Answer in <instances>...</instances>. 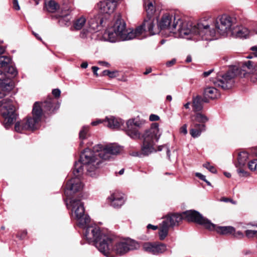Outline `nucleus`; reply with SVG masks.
<instances>
[{
    "mask_svg": "<svg viewBox=\"0 0 257 257\" xmlns=\"http://www.w3.org/2000/svg\"><path fill=\"white\" fill-rule=\"evenodd\" d=\"M233 19L230 16L223 15L218 20H217L215 24L217 32L221 35H225L232 31Z\"/></svg>",
    "mask_w": 257,
    "mask_h": 257,
    "instance_id": "obj_12",
    "label": "nucleus"
},
{
    "mask_svg": "<svg viewBox=\"0 0 257 257\" xmlns=\"http://www.w3.org/2000/svg\"><path fill=\"white\" fill-rule=\"evenodd\" d=\"M183 219L189 222H193L204 226L207 229H212L214 227V224L210 220L204 217L198 212L190 210L183 212L182 213Z\"/></svg>",
    "mask_w": 257,
    "mask_h": 257,
    "instance_id": "obj_10",
    "label": "nucleus"
},
{
    "mask_svg": "<svg viewBox=\"0 0 257 257\" xmlns=\"http://www.w3.org/2000/svg\"><path fill=\"white\" fill-rule=\"evenodd\" d=\"M86 19L83 16L80 17L73 22V28L76 30H81L86 24Z\"/></svg>",
    "mask_w": 257,
    "mask_h": 257,
    "instance_id": "obj_32",
    "label": "nucleus"
},
{
    "mask_svg": "<svg viewBox=\"0 0 257 257\" xmlns=\"http://www.w3.org/2000/svg\"><path fill=\"white\" fill-rule=\"evenodd\" d=\"M102 122H103V121L101 120V119H98L96 121H92L91 122V124L92 125L95 126V125H97L99 123H102ZM103 122H104V120H103Z\"/></svg>",
    "mask_w": 257,
    "mask_h": 257,
    "instance_id": "obj_54",
    "label": "nucleus"
},
{
    "mask_svg": "<svg viewBox=\"0 0 257 257\" xmlns=\"http://www.w3.org/2000/svg\"><path fill=\"white\" fill-rule=\"evenodd\" d=\"M221 201L225 202H230L233 204H235L236 203V202L235 201H233V200L229 199L228 198H225V197L222 198L221 199Z\"/></svg>",
    "mask_w": 257,
    "mask_h": 257,
    "instance_id": "obj_46",
    "label": "nucleus"
},
{
    "mask_svg": "<svg viewBox=\"0 0 257 257\" xmlns=\"http://www.w3.org/2000/svg\"><path fill=\"white\" fill-rule=\"evenodd\" d=\"M143 248L145 251L157 255L164 252L167 250V246L164 243L145 242Z\"/></svg>",
    "mask_w": 257,
    "mask_h": 257,
    "instance_id": "obj_15",
    "label": "nucleus"
},
{
    "mask_svg": "<svg viewBox=\"0 0 257 257\" xmlns=\"http://www.w3.org/2000/svg\"><path fill=\"white\" fill-rule=\"evenodd\" d=\"M101 21V20L98 21L97 18L90 19L88 22L89 31L91 32L97 31L99 24Z\"/></svg>",
    "mask_w": 257,
    "mask_h": 257,
    "instance_id": "obj_31",
    "label": "nucleus"
},
{
    "mask_svg": "<svg viewBox=\"0 0 257 257\" xmlns=\"http://www.w3.org/2000/svg\"><path fill=\"white\" fill-rule=\"evenodd\" d=\"M0 114L5 119V127L8 128L16 119L15 107L11 99L6 98L0 101Z\"/></svg>",
    "mask_w": 257,
    "mask_h": 257,
    "instance_id": "obj_9",
    "label": "nucleus"
},
{
    "mask_svg": "<svg viewBox=\"0 0 257 257\" xmlns=\"http://www.w3.org/2000/svg\"><path fill=\"white\" fill-rule=\"evenodd\" d=\"M256 234H257V230H246L245 231V235L248 238L252 237L254 236H256Z\"/></svg>",
    "mask_w": 257,
    "mask_h": 257,
    "instance_id": "obj_39",
    "label": "nucleus"
},
{
    "mask_svg": "<svg viewBox=\"0 0 257 257\" xmlns=\"http://www.w3.org/2000/svg\"><path fill=\"white\" fill-rule=\"evenodd\" d=\"M42 110L39 102H36L33 106L32 117H28L21 122H17L15 124V129L17 132H22L24 130L37 129L39 122L41 119Z\"/></svg>",
    "mask_w": 257,
    "mask_h": 257,
    "instance_id": "obj_5",
    "label": "nucleus"
},
{
    "mask_svg": "<svg viewBox=\"0 0 257 257\" xmlns=\"http://www.w3.org/2000/svg\"><path fill=\"white\" fill-rule=\"evenodd\" d=\"M203 99L201 96L197 95L193 96L192 98V106L194 111H199L203 108Z\"/></svg>",
    "mask_w": 257,
    "mask_h": 257,
    "instance_id": "obj_26",
    "label": "nucleus"
},
{
    "mask_svg": "<svg viewBox=\"0 0 257 257\" xmlns=\"http://www.w3.org/2000/svg\"><path fill=\"white\" fill-rule=\"evenodd\" d=\"M183 219L182 214H174L168 216L165 220L168 222L169 226H174L178 225L179 223Z\"/></svg>",
    "mask_w": 257,
    "mask_h": 257,
    "instance_id": "obj_22",
    "label": "nucleus"
},
{
    "mask_svg": "<svg viewBox=\"0 0 257 257\" xmlns=\"http://www.w3.org/2000/svg\"><path fill=\"white\" fill-rule=\"evenodd\" d=\"M237 173L239 174V176L241 177H247L249 175V173L241 169L237 170Z\"/></svg>",
    "mask_w": 257,
    "mask_h": 257,
    "instance_id": "obj_42",
    "label": "nucleus"
},
{
    "mask_svg": "<svg viewBox=\"0 0 257 257\" xmlns=\"http://www.w3.org/2000/svg\"><path fill=\"white\" fill-rule=\"evenodd\" d=\"M90 221L86 227L83 228L85 229L84 233L85 237L89 243L93 242L100 251L98 245L100 243L103 247L106 241L105 238H108L109 235L102 233L99 227L95 224L90 225Z\"/></svg>",
    "mask_w": 257,
    "mask_h": 257,
    "instance_id": "obj_6",
    "label": "nucleus"
},
{
    "mask_svg": "<svg viewBox=\"0 0 257 257\" xmlns=\"http://www.w3.org/2000/svg\"><path fill=\"white\" fill-rule=\"evenodd\" d=\"M176 62V60L175 59H173L171 61H168L166 62V66L167 67H171L174 65Z\"/></svg>",
    "mask_w": 257,
    "mask_h": 257,
    "instance_id": "obj_47",
    "label": "nucleus"
},
{
    "mask_svg": "<svg viewBox=\"0 0 257 257\" xmlns=\"http://www.w3.org/2000/svg\"><path fill=\"white\" fill-rule=\"evenodd\" d=\"M13 6H14V8L15 10H19L20 9V7L19 5L18 0H13Z\"/></svg>",
    "mask_w": 257,
    "mask_h": 257,
    "instance_id": "obj_48",
    "label": "nucleus"
},
{
    "mask_svg": "<svg viewBox=\"0 0 257 257\" xmlns=\"http://www.w3.org/2000/svg\"><path fill=\"white\" fill-rule=\"evenodd\" d=\"M101 13L110 14L116 7V2L113 0H102L97 4Z\"/></svg>",
    "mask_w": 257,
    "mask_h": 257,
    "instance_id": "obj_16",
    "label": "nucleus"
},
{
    "mask_svg": "<svg viewBox=\"0 0 257 257\" xmlns=\"http://www.w3.org/2000/svg\"><path fill=\"white\" fill-rule=\"evenodd\" d=\"M88 126H83L79 133V138L80 140H84L86 138L88 132Z\"/></svg>",
    "mask_w": 257,
    "mask_h": 257,
    "instance_id": "obj_36",
    "label": "nucleus"
},
{
    "mask_svg": "<svg viewBox=\"0 0 257 257\" xmlns=\"http://www.w3.org/2000/svg\"><path fill=\"white\" fill-rule=\"evenodd\" d=\"M147 228L148 229H152L154 230H155L156 229H158V226H156V225H152V224H149L147 226Z\"/></svg>",
    "mask_w": 257,
    "mask_h": 257,
    "instance_id": "obj_51",
    "label": "nucleus"
},
{
    "mask_svg": "<svg viewBox=\"0 0 257 257\" xmlns=\"http://www.w3.org/2000/svg\"><path fill=\"white\" fill-rule=\"evenodd\" d=\"M251 50L253 51V54L254 56L257 57V46L252 47Z\"/></svg>",
    "mask_w": 257,
    "mask_h": 257,
    "instance_id": "obj_55",
    "label": "nucleus"
},
{
    "mask_svg": "<svg viewBox=\"0 0 257 257\" xmlns=\"http://www.w3.org/2000/svg\"><path fill=\"white\" fill-rule=\"evenodd\" d=\"M208 120V117L201 113H197L191 117L192 123L199 122L200 124H204Z\"/></svg>",
    "mask_w": 257,
    "mask_h": 257,
    "instance_id": "obj_29",
    "label": "nucleus"
},
{
    "mask_svg": "<svg viewBox=\"0 0 257 257\" xmlns=\"http://www.w3.org/2000/svg\"><path fill=\"white\" fill-rule=\"evenodd\" d=\"M142 121L140 120L129 119L126 122V127L125 129L126 134L134 140L141 139V134L138 128L142 126Z\"/></svg>",
    "mask_w": 257,
    "mask_h": 257,
    "instance_id": "obj_13",
    "label": "nucleus"
},
{
    "mask_svg": "<svg viewBox=\"0 0 257 257\" xmlns=\"http://www.w3.org/2000/svg\"><path fill=\"white\" fill-rule=\"evenodd\" d=\"M5 51V48L3 47L0 46V68H3L4 70L9 65L11 61L10 58L2 55Z\"/></svg>",
    "mask_w": 257,
    "mask_h": 257,
    "instance_id": "obj_27",
    "label": "nucleus"
},
{
    "mask_svg": "<svg viewBox=\"0 0 257 257\" xmlns=\"http://www.w3.org/2000/svg\"><path fill=\"white\" fill-rule=\"evenodd\" d=\"M242 67L243 69L247 68L250 73H253L257 70V65L251 61H247L243 63Z\"/></svg>",
    "mask_w": 257,
    "mask_h": 257,
    "instance_id": "obj_35",
    "label": "nucleus"
},
{
    "mask_svg": "<svg viewBox=\"0 0 257 257\" xmlns=\"http://www.w3.org/2000/svg\"><path fill=\"white\" fill-rule=\"evenodd\" d=\"M70 12H69V10L67 12H65L64 14H63L61 16V18L59 20V22L60 23H62L63 21L66 20V22H68L69 21V19L67 18V17L69 15Z\"/></svg>",
    "mask_w": 257,
    "mask_h": 257,
    "instance_id": "obj_41",
    "label": "nucleus"
},
{
    "mask_svg": "<svg viewBox=\"0 0 257 257\" xmlns=\"http://www.w3.org/2000/svg\"><path fill=\"white\" fill-rule=\"evenodd\" d=\"M155 0H144V7L146 10L148 16V19H146V20H148L150 19H153L154 21V26H155V24L158 23V21L157 20L151 17L155 12Z\"/></svg>",
    "mask_w": 257,
    "mask_h": 257,
    "instance_id": "obj_18",
    "label": "nucleus"
},
{
    "mask_svg": "<svg viewBox=\"0 0 257 257\" xmlns=\"http://www.w3.org/2000/svg\"><path fill=\"white\" fill-rule=\"evenodd\" d=\"M191 128L190 133L193 138H197L200 136L201 133L205 130L204 124H199L194 122L191 125Z\"/></svg>",
    "mask_w": 257,
    "mask_h": 257,
    "instance_id": "obj_20",
    "label": "nucleus"
},
{
    "mask_svg": "<svg viewBox=\"0 0 257 257\" xmlns=\"http://www.w3.org/2000/svg\"><path fill=\"white\" fill-rule=\"evenodd\" d=\"M154 144L150 143H145L143 142V144L142 147V153L144 155H148L150 153L153 152L154 150Z\"/></svg>",
    "mask_w": 257,
    "mask_h": 257,
    "instance_id": "obj_33",
    "label": "nucleus"
},
{
    "mask_svg": "<svg viewBox=\"0 0 257 257\" xmlns=\"http://www.w3.org/2000/svg\"><path fill=\"white\" fill-rule=\"evenodd\" d=\"M154 22V21L151 19L145 20L142 25L133 30L126 29L124 21L118 19L112 28L118 35L121 41L130 40L137 37L142 39L148 36L155 35L158 32L157 29H153Z\"/></svg>",
    "mask_w": 257,
    "mask_h": 257,
    "instance_id": "obj_3",
    "label": "nucleus"
},
{
    "mask_svg": "<svg viewBox=\"0 0 257 257\" xmlns=\"http://www.w3.org/2000/svg\"><path fill=\"white\" fill-rule=\"evenodd\" d=\"M72 214L77 221V225L80 228L86 227L90 221L89 216L85 213L83 203L79 199H72L70 201Z\"/></svg>",
    "mask_w": 257,
    "mask_h": 257,
    "instance_id": "obj_8",
    "label": "nucleus"
},
{
    "mask_svg": "<svg viewBox=\"0 0 257 257\" xmlns=\"http://www.w3.org/2000/svg\"><path fill=\"white\" fill-rule=\"evenodd\" d=\"M203 167L206 168L210 172L213 173H216L217 172V171L215 167L213 166L210 165V164L209 163H206L203 164Z\"/></svg>",
    "mask_w": 257,
    "mask_h": 257,
    "instance_id": "obj_38",
    "label": "nucleus"
},
{
    "mask_svg": "<svg viewBox=\"0 0 257 257\" xmlns=\"http://www.w3.org/2000/svg\"><path fill=\"white\" fill-rule=\"evenodd\" d=\"M248 166L249 169L251 171L257 170V159H254L248 163Z\"/></svg>",
    "mask_w": 257,
    "mask_h": 257,
    "instance_id": "obj_37",
    "label": "nucleus"
},
{
    "mask_svg": "<svg viewBox=\"0 0 257 257\" xmlns=\"http://www.w3.org/2000/svg\"><path fill=\"white\" fill-rule=\"evenodd\" d=\"M46 7L48 11L53 13L59 8V6L54 1L50 0L46 3Z\"/></svg>",
    "mask_w": 257,
    "mask_h": 257,
    "instance_id": "obj_34",
    "label": "nucleus"
},
{
    "mask_svg": "<svg viewBox=\"0 0 257 257\" xmlns=\"http://www.w3.org/2000/svg\"><path fill=\"white\" fill-rule=\"evenodd\" d=\"M224 175L227 178H230L231 177L230 173L228 172H224Z\"/></svg>",
    "mask_w": 257,
    "mask_h": 257,
    "instance_id": "obj_64",
    "label": "nucleus"
},
{
    "mask_svg": "<svg viewBox=\"0 0 257 257\" xmlns=\"http://www.w3.org/2000/svg\"><path fill=\"white\" fill-rule=\"evenodd\" d=\"M92 70L94 73V74L96 75V76H98V74H97V70H98V67H96V66H93L92 67Z\"/></svg>",
    "mask_w": 257,
    "mask_h": 257,
    "instance_id": "obj_56",
    "label": "nucleus"
},
{
    "mask_svg": "<svg viewBox=\"0 0 257 257\" xmlns=\"http://www.w3.org/2000/svg\"><path fill=\"white\" fill-rule=\"evenodd\" d=\"M105 125L111 129H117L123 124V121L119 118L111 116L106 117L104 120Z\"/></svg>",
    "mask_w": 257,
    "mask_h": 257,
    "instance_id": "obj_19",
    "label": "nucleus"
},
{
    "mask_svg": "<svg viewBox=\"0 0 257 257\" xmlns=\"http://www.w3.org/2000/svg\"><path fill=\"white\" fill-rule=\"evenodd\" d=\"M232 34H236L237 37L239 38H246L247 36L250 35H252L253 33L248 30V29L245 27H239L236 30H233L232 31Z\"/></svg>",
    "mask_w": 257,
    "mask_h": 257,
    "instance_id": "obj_28",
    "label": "nucleus"
},
{
    "mask_svg": "<svg viewBox=\"0 0 257 257\" xmlns=\"http://www.w3.org/2000/svg\"><path fill=\"white\" fill-rule=\"evenodd\" d=\"M214 227L212 229H208L210 230H215L218 233L221 234H232L234 232L235 229L234 227L228 226H217L214 224Z\"/></svg>",
    "mask_w": 257,
    "mask_h": 257,
    "instance_id": "obj_23",
    "label": "nucleus"
},
{
    "mask_svg": "<svg viewBox=\"0 0 257 257\" xmlns=\"http://www.w3.org/2000/svg\"><path fill=\"white\" fill-rule=\"evenodd\" d=\"M190 105V102H188L187 103H185L184 105V106L185 107V108L186 109H188V108H189Z\"/></svg>",
    "mask_w": 257,
    "mask_h": 257,
    "instance_id": "obj_63",
    "label": "nucleus"
},
{
    "mask_svg": "<svg viewBox=\"0 0 257 257\" xmlns=\"http://www.w3.org/2000/svg\"><path fill=\"white\" fill-rule=\"evenodd\" d=\"M213 71V69H210L207 71H205L203 73V76L204 77H208Z\"/></svg>",
    "mask_w": 257,
    "mask_h": 257,
    "instance_id": "obj_52",
    "label": "nucleus"
},
{
    "mask_svg": "<svg viewBox=\"0 0 257 257\" xmlns=\"http://www.w3.org/2000/svg\"><path fill=\"white\" fill-rule=\"evenodd\" d=\"M104 245L102 246L101 244L98 245L100 252L107 257H114V253L118 255H122L131 250L137 249L140 245L138 242L130 238L115 241L113 238L109 235Z\"/></svg>",
    "mask_w": 257,
    "mask_h": 257,
    "instance_id": "obj_4",
    "label": "nucleus"
},
{
    "mask_svg": "<svg viewBox=\"0 0 257 257\" xmlns=\"http://www.w3.org/2000/svg\"><path fill=\"white\" fill-rule=\"evenodd\" d=\"M116 72H114V71H110L109 70H104L103 71V75H107V76H108L110 78H114L115 77H116Z\"/></svg>",
    "mask_w": 257,
    "mask_h": 257,
    "instance_id": "obj_40",
    "label": "nucleus"
},
{
    "mask_svg": "<svg viewBox=\"0 0 257 257\" xmlns=\"http://www.w3.org/2000/svg\"><path fill=\"white\" fill-rule=\"evenodd\" d=\"M195 176L203 181L205 180L206 179L205 176L202 175L200 173H196Z\"/></svg>",
    "mask_w": 257,
    "mask_h": 257,
    "instance_id": "obj_49",
    "label": "nucleus"
},
{
    "mask_svg": "<svg viewBox=\"0 0 257 257\" xmlns=\"http://www.w3.org/2000/svg\"><path fill=\"white\" fill-rule=\"evenodd\" d=\"M257 80V76H252L251 78V81H252L253 82H256V81Z\"/></svg>",
    "mask_w": 257,
    "mask_h": 257,
    "instance_id": "obj_62",
    "label": "nucleus"
},
{
    "mask_svg": "<svg viewBox=\"0 0 257 257\" xmlns=\"http://www.w3.org/2000/svg\"><path fill=\"white\" fill-rule=\"evenodd\" d=\"M98 63L99 64L104 65L106 67H109V63L105 61H99Z\"/></svg>",
    "mask_w": 257,
    "mask_h": 257,
    "instance_id": "obj_57",
    "label": "nucleus"
},
{
    "mask_svg": "<svg viewBox=\"0 0 257 257\" xmlns=\"http://www.w3.org/2000/svg\"><path fill=\"white\" fill-rule=\"evenodd\" d=\"M181 132L185 135L187 133V125H183L181 128Z\"/></svg>",
    "mask_w": 257,
    "mask_h": 257,
    "instance_id": "obj_50",
    "label": "nucleus"
},
{
    "mask_svg": "<svg viewBox=\"0 0 257 257\" xmlns=\"http://www.w3.org/2000/svg\"><path fill=\"white\" fill-rule=\"evenodd\" d=\"M237 72L238 69L235 71L229 70L224 75L218 76L216 80L213 81L214 86L223 89L231 88L234 82V78L238 75Z\"/></svg>",
    "mask_w": 257,
    "mask_h": 257,
    "instance_id": "obj_11",
    "label": "nucleus"
},
{
    "mask_svg": "<svg viewBox=\"0 0 257 257\" xmlns=\"http://www.w3.org/2000/svg\"><path fill=\"white\" fill-rule=\"evenodd\" d=\"M53 95L56 97H59L61 94V91L59 89H54L52 90Z\"/></svg>",
    "mask_w": 257,
    "mask_h": 257,
    "instance_id": "obj_45",
    "label": "nucleus"
},
{
    "mask_svg": "<svg viewBox=\"0 0 257 257\" xmlns=\"http://www.w3.org/2000/svg\"><path fill=\"white\" fill-rule=\"evenodd\" d=\"M169 227V224L167 220L163 221L160 224L159 235L161 240H164L167 236Z\"/></svg>",
    "mask_w": 257,
    "mask_h": 257,
    "instance_id": "obj_24",
    "label": "nucleus"
},
{
    "mask_svg": "<svg viewBox=\"0 0 257 257\" xmlns=\"http://www.w3.org/2000/svg\"><path fill=\"white\" fill-rule=\"evenodd\" d=\"M141 155V153H140L139 152H134L131 154V155L133 156H140Z\"/></svg>",
    "mask_w": 257,
    "mask_h": 257,
    "instance_id": "obj_60",
    "label": "nucleus"
},
{
    "mask_svg": "<svg viewBox=\"0 0 257 257\" xmlns=\"http://www.w3.org/2000/svg\"><path fill=\"white\" fill-rule=\"evenodd\" d=\"M164 147H166V149H167V155L168 158L169 159H170V151L169 150V149L167 145L159 146L158 148V150L159 151H162L163 148H164Z\"/></svg>",
    "mask_w": 257,
    "mask_h": 257,
    "instance_id": "obj_43",
    "label": "nucleus"
},
{
    "mask_svg": "<svg viewBox=\"0 0 257 257\" xmlns=\"http://www.w3.org/2000/svg\"><path fill=\"white\" fill-rule=\"evenodd\" d=\"M108 200L110 205L115 208L121 206L124 202L123 195L118 192H115L111 194L108 198Z\"/></svg>",
    "mask_w": 257,
    "mask_h": 257,
    "instance_id": "obj_17",
    "label": "nucleus"
},
{
    "mask_svg": "<svg viewBox=\"0 0 257 257\" xmlns=\"http://www.w3.org/2000/svg\"><path fill=\"white\" fill-rule=\"evenodd\" d=\"M4 72L0 70V98L6 95V92L11 91L14 87V83L11 78L17 75L16 69L12 66L9 65L4 70Z\"/></svg>",
    "mask_w": 257,
    "mask_h": 257,
    "instance_id": "obj_7",
    "label": "nucleus"
},
{
    "mask_svg": "<svg viewBox=\"0 0 257 257\" xmlns=\"http://www.w3.org/2000/svg\"><path fill=\"white\" fill-rule=\"evenodd\" d=\"M174 17L171 15H164L159 23L158 27H153V29H157L159 33L160 30H166L169 33L179 34L182 37H187L188 39L194 40H211L209 37H213L215 31L211 30L208 23L203 21L197 24L192 22L182 21L178 19L177 21ZM156 34V33L155 34Z\"/></svg>",
    "mask_w": 257,
    "mask_h": 257,
    "instance_id": "obj_2",
    "label": "nucleus"
},
{
    "mask_svg": "<svg viewBox=\"0 0 257 257\" xmlns=\"http://www.w3.org/2000/svg\"><path fill=\"white\" fill-rule=\"evenodd\" d=\"M53 104H54V100L52 98H49L46 101L42 103V105L44 108L46 109V110L54 111L55 110H56L59 107V104H58V106H55L53 108Z\"/></svg>",
    "mask_w": 257,
    "mask_h": 257,
    "instance_id": "obj_30",
    "label": "nucleus"
},
{
    "mask_svg": "<svg viewBox=\"0 0 257 257\" xmlns=\"http://www.w3.org/2000/svg\"><path fill=\"white\" fill-rule=\"evenodd\" d=\"M151 72H152V69L151 68H148V69H147L146 70V71L145 72H144V74L145 75H147V74L151 73Z\"/></svg>",
    "mask_w": 257,
    "mask_h": 257,
    "instance_id": "obj_61",
    "label": "nucleus"
},
{
    "mask_svg": "<svg viewBox=\"0 0 257 257\" xmlns=\"http://www.w3.org/2000/svg\"><path fill=\"white\" fill-rule=\"evenodd\" d=\"M204 96L206 98L215 99L220 95L217 89L213 87H209L205 89L204 91Z\"/></svg>",
    "mask_w": 257,
    "mask_h": 257,
    "instance_id": "obj_25",
    "label": "nucleus"
},
{
    "mask_svg": "<svg viewBox=\"0 0 257 257\" xmlns=\"http://www.w3.org/2000/svg\"><path fill=\"white\" fill-rule=\"evenodd\" d=\"M160 137L159 125L157 123H153L151 127L146 130L142 136L143 142L152 144H154L155 141L157 142Z\"/></svg>",
    "mask_w": 257,
    "mask_h": 257,
    "instance_id": "obj_14",
    "label": "nucleus"
},
{
    "mask_svg": "<svg viewBox=\"0 0 257 257\" xmlns=\"http://www.w3.org/2000/svg\"><path fill=\"white\" fill-rule=\"evenodd\" d=\"M191 61H192L191 56L190 55L187 56V58L186 59V62L187 63H189V62H191Z\"/></svg>",
    "mask_w": 257,
    "mask_h": 257,
    "instance_id": "obj_59",
    "label": "nucleus"
},
{
    "mask_svg": "<svg viewBox=\"0 0 257 257\" xmlns=\"http://www.w3.org/2000/svg\"><path fill=\"white\" fill-rule=\"evenodd\" d=\"M159 118L160 117L158 115L154 114H151L149 117V119L151 121L158 120Z\"/></svg>",
    "mask_w": 257,
    "mask_h": 257,
    "instance_id": "obj_44",
    "label": "nucleus"
},
{
    "mask_svg": "<svg viewBox=\"0 0 257 257\" xmlns=\"http://www.w3.org/2000/svg\"><path fill=\"white\" fill-rule=\"evenodd\" d=\"M120 151V147L116 144H99L94 146L93 150L85 149L80 155L79 161L74 165L73 173L75 177L67 183L65 195L69 198L82 189L83 185L78 177L83 171L82 165L88 172H93L100 167L102 160H109L111 155H117Z\"/></svg>",
    "mask_w": 257,
    "mask_h": 257,
    "instance_id": "obj_1",
    "label": "nucleus"
},
{
    "mask_svg": "<svg viewBox=\"0 0 257 257\" xmlns=\"http://www.w3.org/2000/svg\"><path fill=\"white\" fill-rule=\"evenodd\" d=\"M232 234H233L235 236L238 237H241L243 236V233L240 231H237L236 232L234 231Z\"/></svg>",
    "mask_w": 257,
    "mask_h": 257,
    "instance_id": "obj_53",
    "label": "nucleus"
},
{
    "mask_svg": "<svg viewBox=\"0 0 257 257\" xmlns=\"http://www.w3.org/2000/svg\"><path fill=\"white\" fill-rule=\"evenodd\" d=\"M88 66V63L86 62H83L81 64V67L82 68H86Z\"/></svg>",
    "mask_w": 257,
    "mask_h": 257,
    "instance_id": "obj_58",
    "label": "nucleus"
},
{
    "mask_svg": "<svg viewBox=\"0 0 257 257\" xmlns=\"http://www.w3.org/2000/svg\"><path fill=\"white\" fill-rule=\"evenodd\" d=\"M104 39L110 42H115L121 41L118 35L113 30L112 28L108 29L103 34Z\"/></svg>",
    "mask_w": 257,
    "mask_h": 257,
    "instance_id": "obj_21",
    "label": "nucleus"
}]
</instances>
